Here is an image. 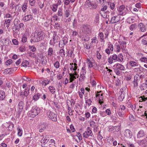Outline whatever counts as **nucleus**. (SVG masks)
I'll list each match as a JSON object with an SVG mask.
<instances>
[{"label": "nucleus", "mask_w": 147, "mask_h": 147, "mask_svg": "<svg viewBox=\"0 0 147 147\" xmlns=\"http://www.w3.org/2000/svg\"><path fill=\"white\" fill-rule=\"evenodd\" d=\"M40 112V108L36 106L32 107V109L29 113V115L31 117L34 118L38 115Z\"/></svg>", "instance_id": "nucleus-1"}, {"label": "nucleus", "mask_w": 147, "mask_h": 147, "mask_svg": "<svg viewBox=\"0 0 147 147\" xmlns=\"http://www.w3.org/2000/svg\"><path fill=\"white\" fill-rule=\"evenodd\" d=\"M91 27L88 25H83L82 26V31L87 36L90 35L91 33Z\"/></svg>", "instance_id": "nucleus-2"}, {"label": "nucleus", "mask_w": 147, "mask_h": 147, "mask_svg": "<svg viewBox=\"0 0 147 147\" xmlns=\"http://www.w3.org/2000/svg\"><path fill=\"white\" fill-rule=\"evenodd\" d=\"M30 90V88L27 87L25 89L24 92L22 91L21 90L20 91V96L22 98H24V96L26 97V98H28L27 97V96L29 94Z\"/></svg>", "instance_id": "nucleus-3"}, {"label": "nucleus", "mask_w": 147, "mask_h": 147, "mask_svg": "<svg viewBox=\"0 0 147 147\" xmlns=\"http://www.w3.org/2000/svg\"><path fill=\"white\" fill-rule=\"evenodd\" d=\"M47 115L49 118L52 121H57V115L54 113L49 111L47 113Z\"/></svg>", "instance_id": "nucleus-4"}, {"label": "nucleus", "mask_w": 147, "mask_h": 147, "mask_svg": "<svg viewBox=\"0 0 147 147\" xmlns=\"http://www.w3.org/2000/svg\"><path fill=\"white\" fill-rule=\"evenodd\" d=\"M93 134L91 129L90 127H88L87 128V131L84 132L83 136L84 138H87L89 136H92Z\"/></svg>", "instance_id": "nucleus-5"}, {"label": "nucleus", "mask_w": 147, "mask_h": 147, "mask_svg": "<svg viewBox=\"0 0 147 147\" xmlns=\"http://www.w3.org/2000/svg\"><path fill=\"white\" fill-rule=\"evenodd\" d=\"M124 134L125 137L128 140L131 139L133 137L132 132L128 129L125 130L124 133Z\"/></svg>", "instance_id": "nucleus-6"}, {"label": "nucleus", "mask_w": 147, "mask_h": 147, "mask_svg": "<svg viewBox=\"0 0 147 147\" xmlns=\"http://www.w3.org/2000/svg\"><path fill=\"white\" fill-rule=\"evenodd\" d=\"M125 9V7L124 5H122L120 6L117 9L119 13V15L122 16L125 15L126 13Z\"/></svg>", "instance_id": "nucleus-7"}, {"label": "nucleus", "mask_w": 147, "mask_h": 147, "mask_svg": "<svg viewBox=\"0 0 147 147\" xmlns=\"http://www.w3.org/2000/svg\"><path fill=\"white\" fill-rule=\"evenodd\" d=\"M125 91L124 90L123 88H121L120 89L119 92L120 95L118 97V99L120 101H122L124 98L125 97Z\"/></svg>", "instance_id": "nucleus-8"}, {"label": "nucleus", "mask_w": 147, "mask_h": 147, "mask_svg": "<svg viewBox=\"0 0 147 147\" xmlns=\"http://www.w3.org/2000/svg\"><path fill=\"white\" fill-rule=\"evenodd\" d=\"M140 77L138 75H136L134 76V87L135 88L137 87L138 86V82L140 81Z\"/></svg>", "instance_id": "nucleus-9"}, {"label": "nucleus", "mask_w": 147, "mask_h": 147, "mask_svg": "<svg viewBox=\"0 0 147 147\" xmlns=\"http://www.w3.org/2000/svg\"><path fill=\"white\" fill-rule=\"evenodd\" d=\"M17 69V67H14L13 68H7L5 69L3 73L7 74H12L14 70H16Z\"/></svg>", "instance_id": "nucleus-10"}, {"label": "nucleus", "mask_w": 147, "mask_h": 147, "mask_svg": "<svg viewBox=\"0 0 147 147\" xmlns=\"http://www.w3.org/2000/svg\"><path fill=\"white\" fill-rule=\"evenodd\" d=\"M87 5L88 6V7H88L90 9H95L97 7L96 5H95L94 4L90 1L88 2V3H86V6Z\"/></svg>", "instance_id": "nucleus-11"}, {"label": "nucleus", "mask_w": 147, "mask_h": 147, "mask_svg": "<svg viewBox=\"0 0 147 147\" xmlns=\"http://www.w3.org/2000/svg\"><path fill=\"white\" fill-rule=\"evenodd\" d=\"M120 19L117 16H114L112 18L111 20V22L112 24H114L119 21Z\"/></svg>", "instance_id": "nucleus-12"}, {"label": "nucleus", "mask_w": 147, "mask_h": 147, "mask_svg": "<svg viewBox=\"0 0 147 147\" xmlns=\"http://www.w3.org/2000/svg\"><path fill=\"white\" fill-rule=\"evenodd\" d=\"M47 126L46 124L44 123L41 124V125L39 127V128L40 129L39 130V132L40 133L43 132L46 129Z\"/></svg>", "instance_id": "nucleus-13"}, {"label": "nucleus", "mask_w": 147, "mask_h": 147, "mask_svg": "<svg viewBox=\"0 0 147 147\" xmlns=\"http://www.w3.org/2000/svg\"><path fill=\"white\" fill-rule=\"evenodd\" d=\"M19 23L20 21L17 19H15L14 21V25L15 27V30H19Z\"/></svg>", "instance_id": "nucleus-14"}, {"label": "nucleus", "mask_w": 147, "mask_h": 147, "mask_svg": "<svg viewBox=\"0 0 147 147\" xmlns=\"http://www.w3.org/2000/svg\"><path fill=\"white\" fill-rule=\"evenodd\" d=\"M115 66L116 68L120 70L123 71L125 69V67L124 66L118 63L115 64L114 65V67Z\"/></svg>", "instance_id": "nucleus-15"}, {"label": "nucleus", "mask_w": 147, "mask_h": 147, "mask_svg": "<svg viewBox=\"0 0 147 147\" xmlns=\"http://www.w3.org/2000/svg\"><path fill=\"white\" fill-rule=\"evenodd\" d=\"M70 64L71 65V67L70 68V70H72L74 71H76L77 69L78 66L76 63H74V64L73 63H71Z\"/></svg>", "instance_id": "nucleus-16"}, {"label": "nucleus", "mask_w": 147, "mask_h": 147, "mask_svg": "<svg viewBox=\"0 0 147 147\" xmlns=\"http://www.w3.org/2000/svg\"><path fill=\"white\" fill-rule=\"evenodd\" d=\"M42 95V94L38 93H35L34 95L33 96V99L34 100L36 101Z\"/></svg>", "instance_id": "nucleus-17"}, {"label": "nucleus", "mask_w": 147, "mask_h": 147, "mask_svg": "<svg viewBox=\"0 0 147 147\" xmlns=\"http://www.w3.org/2000/svg\"><path fill=\"white\" fill-rule=\"evenodd\" d=\"M32 18V16L31 14L27 15L24 16L23 18V20L24 21H27L31 20Z\"/></svg>", "instance_id": "nucleus-18"}, {"label": "nucleus", "mask_w": 147, "mask_h": 147, "mask_svg": "<svg viewBox=\"0 0 147 147\" xmlns=\"http://www.w3.org/2000/svg\"><path fill=\"white\" fill-rule=\"evenodd\" d=\"M138 27L142 32H144L146 31V27L144 25L143 23H140Z\"/></svg>", "instance_id": "nucleus-19"}, {"label": "nucleus", "mask_w": 147, "mask_h": 147, "mask_svg": "<svg viewBox=\"0 0 147 147\" xmlns=\"http://www.w3.org/2000/svg\"><path fill=\"white\" fill-rule=\"evenodd\" d=\"M5 92L3 90H0V100H3L5 97Z\"/></svg>", "instance_id": "nucleus-20"}, {"label": "nucleus", "mask_w": 147, "mask_h": 147, "mask_svg": "<svg viewBox=\"0 0 147 147\" xmlns=\"http://www.w3.org/2000/svg\"><path fill=\"white\" fill-rule=\"evenodd\" d=\"M35 35L33 37H35L36 36L38 37H44L45 36V34L43 32H36L34 33Z\"/></svg>", "instance_id": "nucleus-21"}, {"label": "nucleus", "mask_w": 147, "mask_h": 147, "mask_svg": "<svg viewBox=\"0 0 147 147\" xmlns=\"http://www.w3.org/2000/svg\"><path fill=\"white\" fill-rule=\"evenodd\" d=\"M145 134L143 130H140L138 133L137 137L138 138H140L141 137L144 136Z\"/></svg>", "instance_id": "nucleus-22"}, {"label": "nucleus", "mask_w": 147, "mask_h": 147, "mask_svg": "<svg viewBox=\"0 0 147 147\" xmlns=\"http://www.w3.org/2000/svg\"><path fill=\"white\" fill-rule=\"evenodd\" d=\"M117 112L119 116L121 117H123L125 114L124 111H122L121 110H120V109H118Z\"/></svg>", "instance_id": "nucleus-23"}, {"label": "nucleus", "mask_w": 147, "mask_h": 147, "mask_svg": "<svg viewBox=\"0 0 147 147\" xmlns=\"http://www.w3.org/2000/svg\"><path fill=\"white\" fill-rule=\"evenodd\" d=\"M107 8V7L106 5L104 6L102 8L100 11V13L101 14V16H102L103 17L105 18V17L103 16V13H104L105 11L106 10Z\"/></svg>", "instance_id": "nucleus-24"}, {"label": "nucleus", "mask_w": 147, "mask_h": 147, "mask_svg": "<svg viewBox=\"0 0 147 147\" xmlns=\"http://www.w3.org/2000/svg\"><path fill=\"white\" fill-rule=\"evenodd\" d=\"M69 82H72L75 79H76L75 76L73 74H69Z\"/></svg>", "instance_id": "nucleus-25"}, {"label": "nucleus", "mask_w": 147, "mask_h": 147, "mask_svg": "<svg viewBox=\"0 0 147 147\" xmlns=\"http://www.w3.org/2000/svg\"><path fill=\"white\" fill-rule=\"evenodd\" d=\"M24 105V102L22 101H20L18 105V109L22 110Z\"/></svg>", "instance_id": "nucleus-26"}, {"label": "nucleus", "mask_w": 147, "mask_h": 147, "mask_svg": "<svg viewBox=\"0 0 147 147\" xmlns=\"http://www.w3.org/2000/svg\"><path fill=\"white\" fill-rule=\"evenodd\" d=\"M57 37H56H56H53V39L51 40L50 41V44L51 45H53V44H55L56 42H58L57 41Z\"/></svg>", "instance_id": "nucleus-27"}, {"label": "nucleus", "mask_w": 147, "mask_h": 147, "mask_svg": "<svg viewBox=\"0 0 147 147\" xmlns=\"http://www.w3.org/2000/svg\"><path fill=\"white\" fill-rule=\"evenodd\" d=\"M129 64L132 67H136L138 66V64L135 62L133 61H130Z\"/></svg>", "instance_id": "nucleus-28"}, {"label": "nucleus", "mask_w": 147, "mask_h": 147, "mask_svg": "<svg viewBox=\"0 0 147 147\" xmlns=\"http://www.w3.org/2000/svg\"><path fill=\"white\" fill-rule=\"evenodd\" d=\"M53 53V49L51 47H49L48 51V55L50 56H51Z\"/></svg>", "instance_id": "nucleus-29"}, {"label": "nucleus", "mask_w": 147, "mask_h": 147, "mask_svg": "<svg viewBox=\"0 0 147 147\" xmlns=\"http://www.w3.org/2000/svg\"><path fill=\"white\" fill-rule=\"evenodd\" d=\"M33 38H34V37H33ZM40 37H34V38H33L32 39H31V42H32V40L34 42H38L39 41L41 40L42 39V38H40Z\"/></svg>", "instance_id": "nucleus-30"}, {"label": "nucleus", "mask_w": 147, "mask_h": 147, "mask_svg": "<svg viewBox=\"0 0 147 147\" xmlns=\"http://www.w3.org/2000/svg\"><path fill=\"white\" fill-rule=\"evenodd\" d=\"M27 3H24L23 5L22 8V10L23 11V12H25L26 11V9L27 8Z\"/></svg>", "instance_id": "nucleus-31"}, {"label": "nucleus", "mask_w": 147, "mask_h": 147, "mask_svg": "<svg viewBox=\"0 0 147 147\" xmlns=\"http://www.w3.org/2000/svg\"><path fill=\"white\" fill-rule=\"evenodd\" d=\"M137 24L136 23L132 24L129 27L130 29L131 30H132L136 29L137 28Z\"/></svg>", "instance_id": "nucleus-32"}, {"label": "nucleus", "mask_w": 147, "mask_h": 147, "mask_svg": "<svg viewBox=\"0 0 147 147\" xmlns=\"http://www.w3.org/2000/svg\"><path fill=\"white\" fill-rule=\"evenodd\" d=\"M135 21V20L133 18H132L131 17H129L127 20V22L129 24H131L133 23Z\"/></svg>", "instance_id": "nucleus-33"}, {"label": "nucleus", "mask_w": 147, "mask_h": 147, "mask_svg": "<svg viewBox=\"0 0 147 147\" xmlns=\"http://www.w3.org/2000/svg\"><path fill=\"white\" fill-rule=\"evenodd\" d=\"M59 54L61 55V57H64L65 56V52L63 48H62L60 50Z\"/></svg>", "instance_id": "nucleus-34"}, {"label": "nucleus", "mask_w": 147, "mask_h": 147, "mask_svg": "<svg viewBox=\"0 0 147 147\" xmlns=\"http://www.w3.org/2000/svg\"><path fill=\"white\" fill-rule=\"evenodd\" d=\"M123 56L121 54H120L118 57V59L117 61H120L121 62H122L123 61Z\"/></svg>", "instance_id": "nucleus-35"}, {"label": "nucleus", "mask_w": 147, "mask_h": 147, "mask_svg": "<svg viewBox=\"0 0 147 147\" xmlns=\"http://www.w3.org/2000/svg\"><path fill=\"white\" fill-rule=\"evenodd\" d=\"M31 33L30 32L29 29H26V32L23 37L29 36H30Z\"/></svg>", "instance_id": "nucleus-36"}, {"label": "nucleus", "mask_w": 147, "mask_h": 147, "mask_svg": "<svg viewBox=\"0 0 147 147\" xmlns=\"http://www.w3.org/2000/svg\"><path fill=\"white\" fill-rule=\"evenodd\" d=\"M29 62L27 61H23L22 63V65L23 67H27L29 65Z\"/></svg>", "instance_id": "nucleus-37"}, {"label": "nucleus", "mask_w": 147, "mask_h": 147, "mask_svg": "<svg viewBox=\"0 0 147 147\" xmlns=\"http://www.w3.org/2000/svg\"><path fill=\"white\" fill-rule=\"evenodd\" d=\"M108 5H109L110 8L112 10H113L114 9L115 7V4L114 3H111L110 2H109L108 3Z\"/></svg>", "instance_id": "nucleus-38"}, {"label": "nucleus", "mask_w": 147, "mask_h": 147, "mask_svg": "<svg viewBox=\"0 0 147 147\" xmlns=\"http://www.w3.org/2000/svg\"><path fill=\"white\" fill-rule=\"evenodd\" d=\"M113 129L112 131L114 132H117L119 131L120 128L119 126H115L113 127Z\"/></svg>", "instance_id": "nucleus-39"}, {"label": "nucleus", "mask_w": 147, "mask_h": 147, "mask_svg": "<svg viewBox=\"0 0 147 147\" xmlns=\"http://www.w3.org/2000/svg\"><path fill=\"white\" fill-rule=\"evenodd\" d=\"M146 142L145 139L142 140L138 142V144L140 146H142Z\"/></svg>", "instance_id": "nucleus-40"}, {"label": "nucleus", "mask_w": 147, "mask_h": 147, "mask_svg": "<svg viewBox=\"0 0 147 147\" xmlns=\"http://www.w3.org/2000/svg\"><path fill=\"white\" fill-rule=\"evenodd\" d=\"M49 89L50 91L52 94H54L55 92V88L53 86H50L49 87Z\"/></svg>", "instance_id": "nucleus-41"}, {"label": "nucleus", "mask_w": 147, "mask_h": 147, "mask_svg": "<svg viewBox=\"0 0 147 147\" xmlns=\"http://www.w3.org/2000/svg\"><path fill=\"white\" fill-rule=\"evenodd\" d=\"M85 75L82 74V73H81L80 75V78L79 79V80L80 81L82 82L83 81L84 79L85 78Z\"/></svg>", "instance_id": "nucleus-42"}, {"label": "nucleus", "mask_w": 147, "mask_h": 147, "mask_svg": "<svg viewBox=\"0 0 147 147\" xmlns=\"http://www.w3.org/2000/svg\"><path fill=\"white\" fill-rule=\"evenodd\" d=\"M52 6L53 8L52 9V11L54 12H56L57 10L58 5L56 4H54Z\"/></svg>", "instance_id": "nucleus-43"}, {"label": "nucleus", "mask_w": 147, "mask_h": 147, "mask_svg": "<svg viewBox=\"0 0 147 147\" xmlns=\"http://www.w3.org/2000/svg\"><path fill=\"white\" fill-rule=\"evenodd\" d=\"M9 39L8 38H4L2 39V42H4L6 45L9 44Z\"/></svg>", "instance_id": "nucleus-44"}, {"label": "nucleus", "mask_w": 147, "mask_h": 147, "mask_svg": "<svg viewBox=\"0 0 147 147\" xmlns=\"http://www.w3.org/2000/svg\"><path fill=\"white\" fill-rule=\"evenodd\" d=\"M54 66L57 69L60 66V64L59 62L57 61L54 64Z\"/></svg>", "instance_id": "nucleus-45"}, {"label": "nucleus", "mask_w": 147, "mask_h": 147, "mask_svg": "<svg viewBox=\"0 0 147 147\" xmlns=\"http://www.w3.org/2000/svg\"><path fill=\"white\" fill-rule=\"evenodd\" d=\"M13 62V61L12 59H9L7 61L5 62V65H9Z\"/></svg>", "instance_id": "nucleus-46"}, {"label": "nucleus", "mask_w": 147, "mask_h": 147, "mask_svg": "<svg viewBox=\"0 0 147 147\" xmlns=\"http://www.w3.org/2000/svg\"><path fill=\"white\" fill-rule=\"evenodd\" d=\"M12 19H8L5 20V24L7 25V27H8L10 25V21Z\"/></svg>", "instance_id": "nucleus-47"}, {"label": "nucleus", "mask_w": 147, "mask_h": 147, "mask_svg": "<svg viewBox=\"0 0 147 147\" xmlns=\"http://www.w3.org/2000/svg\"><path fill=\"white\" fill-rule=\"evenodd\" d=\"M64 45L65 43L64 41L63 40L60 41L59 42V47L62 49L63 48Z\"/></svg>", "instance_id": "nucleus-48"}, {"label": "nucleus", "mask_w": 147, "mask_h": 147, "mask_svg": "<svg viewBox=\"0 0 147 147\" xmlns=\"http://www.w3.org/2000/svg\"><path fill=\"white\" fill-rule=\"evenodd\" d=\"M18 130V135L19 136H21L22 134V131L18 127L17 128Z\"/></svg>", "instance_id": "nucleus-49"}, {"label": "nucleus", "mask_w": 147, "mask_h": 147, "mask_svg": "<svg viewBox=\"0 0 147 147\" xmlns=\"http://www.w3.org/2000/svg\"><path fill=\"white\" fill-rule=\"evenodd\" d=\"M50 82V80H45L42 82V84L45 86H46L47 84H48Z\"/></svg>", "instance_id": "nucleus-50"}, {"label": "nucleus", "mask_w": 147, "mask_h": 147, "mask_svg": "<svg viewBox=\"0 0 147 147\" xmlns=\"http://www.w3.org/2000/svg\"><path fill=\"white\" fill-rule=\"evenodd\" d=\"M129 118L130 120L131 121H134L136 120V118L132 115L130 114L129 115Z\"/></svg>", "instance_id": "nucleus-51"}, {"label": "nucleus", "mask_w": 147, "mask_h": 147, "mask_svg": "<svg viewBox=\"0 0 147 147\" xmlns=\"http://www.w3.org/2000/svg\"><path fill=\"white\" fill-rule=\"evenodd\" d=\"M87 62L88 63V66L89 67L91 68L93 67V63L91 62L89 59H88L87 60Z\"/></svg>", "instance_id": "nucleus-52"}, {"label": "nucleus", "mask_w": 147, "mask_h": 147, "mask_svg": "<svg viewBox=\"0 0 147 147\" xmlns=\"http://www.w3.org/2000/svg\"><path fill=\"white\" fill-rule=\"evenodd\" d=\"M9 125L8 127V128L9 130L11 131L13 129L14 125L13 124L11 123H9Z\"/></svg>", "instance_id": "nucleus-53"}, {"label": "nucleus", "mask_w": 147, "mask_h": 147, "mask_svg": "<svg viewBox=\"0 0 147 147\" xmlns=\"http://www.w3.org/2000/svg\"><path fill=\"white\" fill-rule=\"evenodd\" d=\"M30 5L31 6H34L35 3V0H29Z\"/></svg>", "instance_id": "nucleus-54"}, {"label": "nucleus", "mask_w": 147, "mask_h": 147, "mask_svg": "<svg viewBox=\"0 0 147 147\" xmlns=\"http://www.w3.org/2000/svg\"><path fill=\"white\" fill-rule=\"evenodd\" d=\"M49 140L48 139H47V137L46 136L43 140V141L41 143H43L44 145L46 144L48 142Z\"/></svg>", "instance_id": "nucleus-55"}, {"label": "nucleus", "mask_w": 147, "mask_h": 147, "mask_svg": "<svg viewBox=\"0 0 147 147\" xmlns=\"http://www.w3.org/2000/svg\"><path fill=\"white\" fill-rule=\"evenodd\" d=\"M54 27L55 28H57V29H59L61 28L60 26V24L58 23H55Z\"/></svg>", "instance_id": "nucleus-56"}, {"label": "nucleus", "mask_w": 147, "mask_h": 147, "mask_svg": "<svg viewBox=\"0 0 147 147\" xmlns=\"http://www.w3.org/2000/svg\"><path fill=\"white\" fill-rule=\"evenodd\" d=\"M31 103L30 102H28V101L26 102V105L25 107V109L27 110L30 107V105Z\"/></svg>", "instance_id": "nucleus-57"}, {"label": "nucleus", "mask_w": 147, "mask_h": 147, "mask_svg": "<svg viewBox=\"0 0 147 147\" xmlns=\"http://www.w3.org/2000/svg\"><path fill=\"white\" fill-rule=\"evenodd\" d=\"M70 15L69 11V9L66 10L65 11V16L67 18Z\"/></svg>", "instance_id": "nucleus-58"}, {"label": "nucleus", "mask_w": 147, "mask_h": 147, "mask_svg": "<svg viewBox=\"0 0 147 147\" xmlns=\"http://www.w3.org/2000/svg\"><path fill=\"white\" fill-rule=\"evenodd\" d=\"M114 71L117 75L119 76L120 74V72L117 68H114Z\"/></svg>", "instance_id": "nucleus-59"}, {"label": "nucleus", "mask_w": 147, "mask_h": 147, "mask_svg": "<svg viewBox=\"0 0 147 147\" xmlns=\"http://www.w3.org/2000/svg\"><path fill=\"white\" fill-rule=\"evenodd\" d=\"M29 49L31 51H32V52H34L36 51V49L35 47L34 46H29Z\"/></svg>", "instance_id": "nucleus-60"}, {"label": "nucleus", "mask_w": 147, "mask_h": 147, "mask_svg": "<svg viewBox=\"0 0 147 147\" xmlns=\"http://www.w3.org/2000/svg\"><path fill=\"white\" fill-rule=\"evenodd\" d=\"M91 43H96L98 42V40L97 39L96 37H93L92 39H91Z\"/></svg>", "instance_id": "nucleus-61"}, {"label": "nucleus", "mask_w": 147, "mask_h": 147, "mask_svg": "<svg viewBox=\"0 0 147 147\" xmlns=\"http://www.w3.org/2000/svg\"><path fill=\"white\" fill-rule=\"evenodd\" d=\"M57 14L59 16H62L63 12L61 9H59L58 10Z\"/></svg>", "instance_id": "nucleus-62"}, {"label": "nucleus", "mask_w": 147, "mask_h": 147, "mask_svg": "<svg viewBox=\"0 0 147 147\" xmlns=\"http://www.w3.org/2000/svg\"><path fill=\"white\" fill-rule=\"evenodd\" d=\"M99 20V15L98 14L96 15V16L95 20H94L95 22L96 23L98 22Z\"/></svg>", "instance_id": "nucleus-63"}, {"label": "nucleus", "mask_w": 147, "mask_h": 147, "mask_svg": "<svg viewBox=\"0 0 147 147\" xmlns=\"http://www.w3.org/2000/svg\"><path fill=\"white\" fill-rule=\"evenodd\" d=\"M140 60L142 62H145L147 61V58L145 57L141 58Z\"/></svg>", "instance_id": "nucleus-64"}]
</instances>
